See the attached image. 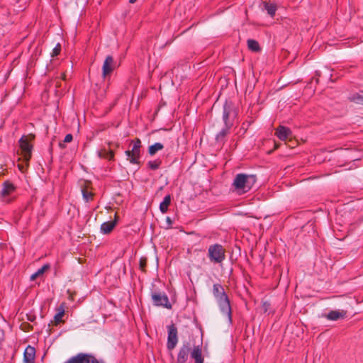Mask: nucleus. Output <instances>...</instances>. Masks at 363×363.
I'll list each match as a JSON object with an SVG mask.
<instances>
[{"instance_id": "11", "label": "nucleus", "mask_w": 363, "mask_h": 363, "mask_svg": "<svg viewBox=\"0 0 363 363\" xmlns=\"http://www.w3.org/2000/svg\"><path fill=\"white\" fill-rule=\"evenodd\" d=\"M115 64L114 60L112 56L108 55L104 62L102 67V77L106 79L108 75H109L114 69Z\"/></svg>"}, {"instance_id": "8", "label": "nucleus", "mask_w": 363, "mask_h": 363, "mask_svg": "<svg viewBox=\"0 0 363 363\" xmlns=\"http://www.w3.org/2000/svg\"><path fill=\"white\" fill-rule=\"evenodd\" d=\"M167 348L168 350L172 351L175 348L178 343V332L177 328L174 324L172 323L169 325H167Z\"/></svg>"}, {"instance_id": "13", "label": "nucleus", "mask_w": 363, "mask_h": 363, "mask_svg": "<svg viewBox=\"0 0 363 363\" xmlns=\"http://www.w3.org/2000/svg\"><path fill=\"white\" fill-rule=\"evenodd\" d=\"M233 110V106L231 103L226 102L223 106V120L225 123V126L232 127L233 123L229 121V118L232 113Z\"/></svg>"}, {"instance_id": "5", "label": "nucleus", "mask_w": 363, "mask_h": 363, "mask_svg": "<svg viewBox=\"0 0 363 363\" xmlns=\"http://www.w3.org/2000/svg\"><path fill=\"white\" fill-rule=\"evenodd\" d=\"M15 186L12 183L6 181L3 184V187L0 191V201L4 203H9L15 199L13 193L15 191Z\"/></svg>"}, {"instance_id": "2", "label": "nucleus", "mask_w": 363, "mask_h": 363, "mask_svg": "<svg viewBox=\"0 0 363 363\" xmlns=\"http://www.w3.org/2000/svg\"><path fill=\"white\" fill-rule=\"evenodd\" d=\"M256 181L255 175L238 174L235 176L233 183L234 191L240 195L247 193L252 189Z\"/></svg>"}, {"instance_id": "10", "label": "nucleus", "mask_w": 363, "mask_h": 363, "mask_svg": "<svg viewBox=\"0 0 363 363\" xmlns=\"http://www.w3.org/2000/svg\"><path fill=\"white\" fill-rule=\"evenodd\" d=\"M216 301L221 313L227 315L229 323H232V310L228 296Z\"/></svg>"}, {"instance_id": "34", "label": "nucleus", "mask_w": 363, "mask_h": 363, "mask_svg": "<svg viewBox=\"0 0 363 363\" xmlns=\"http://www.w3.org/2000/svg\"><path fill=\"white\" fill-rule=\"evenodd\" d=\"M60 146L63 147L62 144L61 143H60Z\"/></svg>"}, {"instance_id": "23", "label": "nucleus", "mask_w": 363, "mask_h": 363, "mask_svg": "<svg viewBox=\"0 0 363 363\" xmlns=\"http://www.w3.org/2000/svg\"><path fill=\"white\" fill-rule=\"evenodd\" d=\"M164 148V145L160 143H156L150 145L148 148V153L152 156L155 155L158 151L162 150Z\"/></svg>"}, {"instance_id": "27", "label": "nucleus", "mask_w": 363, "mask_h": 363, "mask_svg": "<svg viewBox=\"0 0 363 363\" xmlns=\"http://www.w3.org/2000/svg\"><path fill=\"white\" fill-rule=\"evenodd\" d=\"M82 193L83 196V199L86 202H89L93 199L94 194L92 192L88 191V189L84 187L82 189Z\"/></svg>"}, {"instance_id": "25", "label": "nucleus", "mask_w": 363, "mask_h": 363, "mask_svg": "<svg viewBox=\"0 0 363 363\" xmlns=\"http://www.w3.org/2000/svg\"><path fill=\"white\" fill-rule=\"evenodd\" d=\"M49 268V264H44L41 268L38 269L36 272L30 276V280L34 281L37 277L43 275Z\"/></svg>"}, {"instance_id": "1", "label": "nucleus", "mask_w": 363, "mask_h": 363, "mask_svg": "<svg viewBox=\"0 0 363 363\" xmlns=\"http://www.w3.org/2000/svg\"><path fill=\"white\" fill-rule=\"evenodd\" d=\"M189 354H191V357L194 359V363H203L204 359L202 356L201 347L199 345L195 346L191 351V347L189 342L184 343L179 348L177 357V363H186Z\"/></svg>"}, {"instance_id": "12", "label": "nucleus", "mask_w": 363, "mask_h": 363, "mask_svg": "<svg viewBox=\"0 0 363 363\" xmlns=\"http://www.w3.org/2000/svg\"><path fill=\"white\" fill-rule=\"evenodd\" d=\"M275 135L281 140L285 141L287 139H289L292 137V132L289 128L283 126V125H279L276 129Z\"/></svg>"}, {"instance_id": "24", "label": "nucleus", "mask_w": 363, "mask_h": 363, "mask_svg": "<svg viewBox=\"0 0 363 363\" xmlns=\"http://www.w3.org/2000/svg\"><path fill=\"white\" fill-rule=\"evenodd\" d=\"M350 99L351 101L357 104L363 105V91H360L352 94L350 97Z\"/></svg>"}, {"instance_id": "17", "label": "nucleus", "mask_w": 363, "mask_h": 363, "mask_svg": "<svg viewBox=\"0 0 363 363\" xmlns=\"http://www.w3.org/2000/svg\"><path fill=\"white\" fill-rule=\"evenodd\" d=\"M262 4L264 6V9L267 11V13L271 17H274L277 10V5L273 3H271L270 1H262Z\"/></svg>"}, {"instance_id": "9", "label": "nucleus", "mask_w": 363, "mask_h": 363, "mask_svg": "<svg viewBox=\"0 0 363 363\" xmlns=\"http://www.w3.org/2000/svg\"><path fill=\"white\" fill-rule=\"evenodd\" d=\"M152 299L154 305L157 306H162L168 309L172 308V305L169 301V298L164 293H153L152 294Z\"/></svg>"}, {"instance_id": "16", "label": "nucleus", "mask_w": 363, "mask_h": 363, "mask_svg": "<svg viewBox=\"0 0 363 363\" xmlns=\"http://www.w3.org/2000/svg\"><path fill=\"white\" fill-rule=\"evenodd\" d=\"M347 312L345 311H331L326 315V318L330 320H337L344 318Z\"/></svg>"}, {"instance_id": "29", "label": "nucleus", "mask_w": 363, "mask_h": 363, "mask_svg": "<svg viewBox=\"0 0 363 363\" xmlns=\"http://www.w3.org/2000/svg\"><path fill=\"white\" fill-rule=\"evenodd\" d=\"M61 51V45L60 43L57 44L56 46L53 48L52 52V57H55L60 54Z\"/></svg>"}, {"instance_id": "19", "label": "nucleus", "mask_w": 363, "mask_h": 363, "mask_svg": "<svg viewBox=\"0 0 363 363\" xmlns=\"http://www.w3.org/2000/svg\"><path fill=\"white\" fill-rule=\"evenodd\" d=\"M116 225V220H111L108 222H104L101 225V231L104 234L110 233L113 229L115 228Z\"/></svg>"}, {"instance_id": "26", "label": "nucleus", "mask_w": 363, "mask_h": 363, "mask_svg": "<svg viewBox=\"0 0 363 363\" xmlns=\"http://www.w3.org/2000/svg\"><path fill=\"white\" fill-rule=\"evenodd\" d=\"M247 47L249 50L253 52H258L260 50V47L258 42L253 39L247 40Z\"/></svg>"}, {"instance_id": "22", "label": "nucleus", "mask_w": 363, "mask_h": 363, "mask_svg": "<svg viewBox=\"0 0 363 363\" xmlns=\"http://www.w3.org/2000/svg\"><path fill=\"white\" fill-rule=\"evenodd\" d=\"M171 196L169 194L164 196V200L160 204V210L162 213H165L168 211V207L171 203Z\"/></svg>"}, {"instance_id": "4", "label": "nucleus", "mask_w": 363, "mask_h": 363, "mask_svg": "<svg viewBox=\"0 0 363 363\" xmlns=\"http://www.w3.org/2000/svg\"><path fill=\"white\" fill-rule=\"evenodd\" d=\"M34 137L32 135H23L19 140V145L21 150V157L23 160L28 164L29 160L31 158L33 145L30 144Z\"/></svg>"}, {"instance_id": "14", "label": "nucleus", "mask_w": 363, "mask_h": 363, "mask_svg": "<svg viewBox=\"0 0 363 363\" xmlns=\"http://www.w3.org/2000/svg\"><path fill=\"white\" fill-rule=\"evenodd\" d=\"M35 357V347L28 345L23 354V361L24 363H34Z\"/></svg>"}, {"instance_id": "20", "label": "nucleus", "mask_w": 363, "mask_h": 363, "mask_svg": "<svg viewBox=\"0 0 363 363\" xmlns=\"http://www.w3.org/2000/svg\"><path fill=\"white\" fill-rule=\"evenodd\" d=\"M57 313L54 316V322L55 325H57L58 324L63 322L62 317L65 315V306L63 303L57 307Z\"/></svg>"}, {"instance_id": "30", "label": "nucleus", "mask_w": 363, "mask_h": 363, "mask_svg": "<svg viewBox=\"0 0 363 363\" xmlns=\"http://www.w3.org/2000/svg\"><path fill=\"white\" fill-rule=\"evenodd\" d=\"M146 264H147L146 259L141 258L140 260V268L142 270H145Z\"/></svg>"}, {"instance_id": "15", "label": "nucleus", "mask_w": 363, "mask_h": 363, "mask_svg": "<svg viewBox=\"0 0 363 363\" xmlns=\"http://www.w3.org/2000/svg\"><path fill=\"white\" fill-rule=\"evenodd\" d=\"M212 292L216 301L227 296L223 286L220 284H213Z\"/></svg>"}, {"instance_id": "31", "label": "nucleus", "mask_w": 363, "mask_h": 363, "mask_svg": "<svg viewBox=\"0 0 363 363\" xmlns=\"http://www.w3.org/2000/svg\"><path fill=\"white\" fill-rule=\"evenodd\" d=\"M73 139V136L72 134H67L65 135L64 138V143H70Z\"/></svg>"}, {"instance_id": "33", "label": "nucleus", "mask_w": 363, "mask_h": 363, "mask_svg": "<svg viewBox=\"0 0 363 363\" xmlns=\"http://www.w3.org/2000/svg\"><path fill=\"white\" fill-rule=\"evenodd\" d=\"M167 220L168 222L171 223L170 218L169 217L167 218Z\"/></svg>"}, {"instance_id": "3", "label": "nucleus", "mask_w": 363, "mask_h": 363, "mask_svg": "<svg viewBox=\"0 0 363 363\" xmlns=\"http://www.w3.org/2000/svg\"><path fill=\"white\" fill-rule=\"evenodd\" d=\"M208 257L213 264H222L225 259V250L220 244H213L208 248Z\"/></svg>"}, {"instance_id": "32", "label": "nucleus", "mask_w": 363, "mask_h": 363, "mask_svg": "<svg viewBox=\"0 0 363 363\" xmlns=\"http://www.w3.org/2000/svg\"><path fill=\"white\" fill-rule=\"evenodd\" d=\"M137 0H129L130 4H134Z\"/></svg>"}, {"instance_id": "6", "label": "nucleus", "mask_w": 363, "mask_h": 363, "mask_svg": "<svg viewBox=\"0 0 363 363\" xmlns=\"http://www.w3.org/2000/svg\"><path fill=\"white\" fill-rule=\"evenodd\" d=\"M65 363H106L103 359H98L94 355L88 353H79L72 357Z\"/></svg>"}, {"instance_id": "28", "label": "nucleus", "mask_w": 363, "mask_h": 363, "mask_svg": "<svg viewBox=\"0 0 363 363\" xmlns=\"http://www.w3.org/2000/svg\"><path fill=\"white\" fill-rule=\"evenodd\" d=\"M160 164H161V161L160 160L150 161L147 163L148 167L152 170L157 169L160 167Z\"/></svg>"}, {"instance_id": "18", "label": "nucleus", "mask_w": 363, "mask_h": 363, "mask_svg": "<svg viewBox=\"0 0 363 363\" xmlns=\"http://www.w3.org/2000/svg\"><path fill=\"white\" fill-rule=\"evenodd\" d=\"M99 158L112 160L114 157V152L112 150L103 148L97 152Z\"/></svg>"}, {"instance_id": "7", "label": "nucleus", "mask_w": 363, "mask_h": 363, "mask_svg": "<svg viewBox=\"0 0 363 363\" xmlns=\"http://www.w3.org/2000/svg\"><path fill=\"white\" fill-rule=\"evenodd\" d=\"M140 147L141 141L140 139L137 138L133 141L132 149L125 152V155L128 157V159L130 163L139 164V160L140 157Z\"/></svg>"}, {"instance_id": "21", "label": "nucleus", "mask_w": 363, "mask_h": 363, "mask_svg": "<svg viewBox=\"0 0 363 363\" xmlns=\"http://www.w3.org/2000/svg\"><path fill=\"white\" fill-rule=\"evenodd\" d=\"M231 128L225 126L216 136V140L217 143L223 144L225 142V136L229 133V130Z\"/></svg>"}]
</instances>
